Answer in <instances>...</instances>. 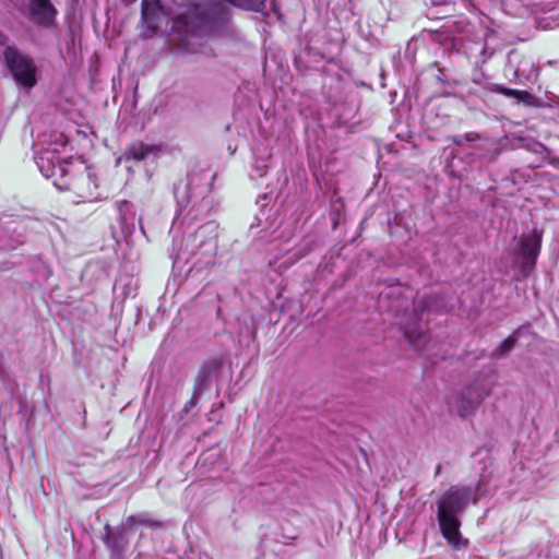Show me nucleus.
<instances>
[{
    "label": "nucleus",
    "instance_id": "9",
    "mask_svg": "<svg viewBox=\"0 0 559 559\" xmlns=\"http://www.w3.org/2000/svg\"><path fill=\"white\" fill-rule=\"evenodd\" d=\"M403 330L405 337L414 346V348L416 350H421L427 338L423 328L417 323H414L405 325Z\"/></svg>",
    "mask_w": 559,
    "mask_h": 559
},
{
    "label": "nucleus",
    "instance_id": "8",
    "mask_svg": "<svg viewBox=\"0 0 559 559\" xmlns=\"http://www.w3.org/2000/svg\"><path fill=\"white\" fill-rule=\"evenodd\" d=\"M160 152L159 146L157 145H151L145 144L142 142L133 143L128 151L126 152L124 156L127 159H134L138 162L146 160L148 158H155Z\"/></svg>",
    "mask_w": 559,
    "mask_h": 559
},
{
    "label": "nucleus",
    "instance_id": "16",
    "mask_svg": "<svg viewBox=\"0 0 559 559\" xmlns=\"http://www.w3.org/2000/svg\"><path fill=\"white\" fill-rule=\"evenodd\" d=\"M124 4L130 5L133 4L136 0H121Z\"/></svg>",
    "mask_w": 559,
    "mask_h": 559
},
{
    "label": "nucleus",
    "instance_id": "10",
    "mask_svg": "<svg viewBox=\"0 0 559 559\" xmlns=\"http://www.w3.org/2000/svg\"><path fill=\"white\" fill-rule=\"evenodd\" d=\"M218 368V361H212L207 365H204L195 379L197 389L201 390L205 385L212 373L215 372Z\"/></svg>",
    "mask_w": 559,
    "mask_h": 559
},
{
    "label": "nucleus",
    "instance_id": "3",
    "mask_svg": "<svg viewBox=\"0 0 559 559\" xmlns=\"http://www.w3.org/2000/svg\"><path fill=\"white\" fill-rule=\"evenodd\" d=\"M471 500V487L453 486L438 501L437 518L440 531L448 543L454 547L467 546V540L460 533L461 521L459 515Z\"/></svg>",
    "mask_w": 559,
    "mask_h": 559
},
{
    "label": "nucleus",
    "instance_id": "15",
    "mask_svg": "<svg viewBox=\"0 0 559 559\" xmlns=\"http://www.w3.org/2000/svg\"><path fill=\"white\" fill-rule=\"evenodd\" d=\"M429 298H423L419 302L423 306V308L430 309Z\"/></svg>",
    "mask_w": 559,
    "mask_h": 559
},
{
    "label": "nucleus",
    "instance_id": "18",
    "mask_svg": "<svg viewBox=\"0 0 559 559\" xmlns=\"http://www.w3.org/2000/svg\"><path fill=\"white\" fill-rule=\"evenodd\" d=\"M128 521H129V522H131V521H135V518H134V516H130V518L128 519Z\"/></svg>",
    "mask_w": 559,
    "mask_h": 559
},
{
    "label": "nucleus",
    "instance_id": "17",
    "mask_svg": "<svg viewBox=\"0 0 559 559\" xmlns=\"http://www.w3.org/2000/svg\"><path fill=\"white\" fill-rule=\"evenodd\" d=\"M139 224H140V228H141L142 233L145 235V230H144V227L142 225L141 218H139Z\"/></svg>",
    "mask_w": 559,
    "mask_h": 559
},
{
    "label": "nucleus",
    "instance_id": "12",
    "mask_svg": "<svg viewBox=\"0 0 559 559\" xmlns=\"http://www.w3.org/2000/svg\"><path fill=\"white\" fill-rule=\"evenodd\" d=\"M518 341L516 332L509 335L495 350L493 356L503 357L506 356L515 345Z\"/></svg>",
    "mask_w": 559,
    "mask_h": 559
},
{
    "label": "nucleus",
    "instance_id": "2",
    "mask_svg": "<svg viewBox=\"0 0 559 559\" xmlns=\"http://www.w3.org/2000/svg\"><path fill=\"white\" fill-rule=\"evenodd\" d=\"M36 165L46 178H55L53 185L59 190H73L86 201L97 199V183L90 174L72 177L70 174L71 159H60L58 150L46 147L35 156Z\"/></svg>",
    "mask_w": 559,
    "mask_h": 559
},
{
    "label": "nucleus",
    "instance_id": "1",
    "mask_svg": "<svg viewBox=\"0 0 559 559\" xmlns=\"http://www.w3.org/2000/svg\"><path fill=\"white\" fill-rule=\"evenodd\" d=\"M228 12L219 0H185L175 10H167L159 0H142L141 21L154 33L171 16V32L188 45L190 36L210 32L227 20Z\"/></svg>",
    "mask_w": 559,
    "mask_h": 559
},
{
    "label": "nucleus",
    "instance_id": "4",
    "mask_svg": "<svg viewBox=\"0 0 559 559\" xmlns=\"http://www.w3.org/2000/svg\"><path fill=\"white\" fill-rule=\"evenodd\" d=\"M7 66L15 82L25 87H33L36 82V67L33 59L21 52L15 47H7L4 50Z\"/></svg>",
    "mask_w": 559,
    "mask_h": 559
},
{
    "label": "nucleus",
    "instance_id": "5",
    "mask_svg": "<svg viewBox=\"0 0 559 559\" xmlns=\"http://www.w3.org/2000/svg\"><path fill=\"white\" fill-rule=\"evenodd\" d=\"M490 392V385L481 381H476L463 389L460 394L453 396L450 401V405L461 417H466L474 413Z\"/></svg>",
    "mask_w": 559,
    "mask_h": 559
},
{
    "label": "nucleus",
    "instance_id": "6",
    "mask_svg": "<svg viewBox=\"0 0 559 559\" xmlns=\"http://www.w3.org/2000/svg\"><path fill=\"white\" fill-rule=\"evenodd\" d=\"M542 235L533 230L527 235H522L519 239L518 257L521 259V269L526 276L535 265L540 251Z\"/></svg>",
    "mask_w": 559,
    "mask_h": 559
},
{
    "label": "nucleus",
    "instance_id": "13",
    "mask_svg": "<svg viewBox=\"0 0 559 559\" xmlns=\"http://www.w3.org/2000/svg\"><path fill=\"white\" fill-rule=\"evenodd\" d=\"M217 224L215 222H207L202 225L195 234V237L209 236V241L212 242L217 236Z\"/></svg>",
    "mask_w": 559,
    "mask_h": 559
},
{
    "label": "nucleus",
    "instance_id": "11",
    "mask_svg": "<svg viewBox=\"0 0 559 559\" xmlns=\"http://www.w3.org/2000/svg\"><path fill=\"white\" fill-rule=\"evenodd\" d=\"M498 92L508 97H514L520 102L525 104H532L534 100V96L526 91L512 90L508 87H499Z\"/></svg>",
    "mask_w": 559,
    "mask_h": 559
},
{
    "label": "nucleus",
    "instance_id": "14",
    "mask_svg": "<svg viewBox=\"0 0 559 559\" xmlns=\"http://www.w3.org/2000/svg\"><path fill=\"white\" fill-rule=\"evenodd\" d=\"M267 166L263 163H257L253 167L252 178L263 177L266 174Z\"/></svg>",
    "mask_w": 559,
    "mask_h": 559
},
{
    "label": "nucleus",
    "instance_id": "7",
    "mask_svg": "<svg viewBox=\"0 0 559 559\" xmlns=\"http://www.w3.org/2000/svg\"><path fill=\"white\" fill-rule=\"evenodd\" d=\"M29 19L37 25L49 27L53 24L57 10L50 0H28Z\"/></svg>",
    "mask_w": 559,
    "mask_h": 559
}]
</instances>
